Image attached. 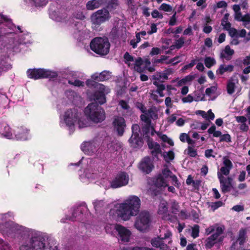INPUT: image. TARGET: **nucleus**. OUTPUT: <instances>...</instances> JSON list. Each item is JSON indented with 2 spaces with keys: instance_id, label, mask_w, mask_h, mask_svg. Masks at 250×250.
I'll use <instances>...</instances> for the list:
<instances>
[{
  "instance_id": "f257e3e1",
  "label": "nucleus",
  "mask_w": 250,
  "mask_h": 250,
  "mask_svg": "<svg viewBox=\"0 0 250 250\" xmlns=\"http://www.w3.org/2000/svg\"><path fill=\"white\" fill-rule=\"evenodd\" d=\"M141 200L135 195H131L122 204H121L116 210L119 217L124 221L128 220L131 216L137 215L140 211Z\"/></svg>"
},
{
  "instance_id": "f03ea898",
  "label": "nucleus",
  "mask_w": 250,
  "mask_h": 250,
  "mask_svg": "<svg viewBox=\"0 0 250 250\" xmlns=\"http://www.w3.org/2000/svg\"><path fill=\"white\" fill-rule=\"evenodd\" d=\"M85 115L93 122L101 123L105 118V112L97 103H91L85 107Z\"/></svg>"
},
{
  "instance_id": "7ed1b4c3",
  "label": "nucleus",
  "mask_w": 250,
  "mask_h": 250,
  "mask_svg": "<svg viewBox=\"0 0 250 250\" xmlns=\"http://www.w3.org/2000/svg\"><path fill=\"white\" fill-rule=\"evenodd\" d=\"M90 49L100 55H106L109 52V42L107 37H96L90 43Z\"/></svg>"
},
{
  "instance_id": "20e7f679",
  "label": "nucleus",
  "mask_w": 250,
  "mask_h": 250,
  "mask_svg": "<svg viewBox=\"0 0 250 250\" xmlns=\"http://www.w3.org/2000/svg\"><path fill=\"white\" fill-rule=\"evenodd\" d=\"M151 222V217L149 212L143 210L136 217L134 227L138 230L144 232L149 228Z\"/></svg>"
},
{
  "instance_id": "39448f33",
  "label": "nucleus",
  "mask_w": 250,
  "mask_h": 250,
  "mask_svg": "<svg viewBox=\"0 0 250 250\" xmlns=\"http://www.w3.org/2000/svg\"><path fill=\"white\" fill-rule=\"evenodd\" d=\"M26 73L29 78L35 80L44 78H55L58 76L57 72L43 68L29 69Z\"/></svg>"
},
{
  "instance_id": "423d86ee",
  "label": "nucleus",
  "mask_w": 250,
  "mask_h": 250,
  "mask_svg": "<svg viewBox=\"0 0 250 250\" xmlns=\"http://www.w3.org/2000/svg\"><path fill=\"white\" fill-rule=\"evenodd\" d=\"M109 72L103 71L100 73H95L91 76V80H87L86 85L89 88H99L102 90H104V86L97 82H102L108 79Z\"/></svg>"
},
{
  "instance_id": "0eeeda50",
  "label": "nucleus",
  "mask_w": 250,
  "mask_h": 250,
  "mask_svg": "<svg viewBox=\"0 0 250 250\" xmlns=\"http://www.w3.org/2000/svg\"><path fill=\"white\" fill-rule=\"evenodd\" d=\"M132 135L128 140L130 147L133 148H140L144 144L143 138L140 136V127L137 124L132 125Z\"/></svg>"
},
{
  "instance_id": "6e6552de",
  "label": "nucleus",
  "mask_w": 250,
  "mask_h": 250,
  "mask_svg": "<svg viewBox=\"0 0 250 250\" xmlns=\"http://www.w3.org/2000/svg\"><path fill=\"white\" fill-rule=\"evenodd\" d=\"M109 17V12L106 8L99 10L93 13L91 16V20L93 27L96 28L101 23L105 21Z\"/></svg>"
},
{
  "instance_id": "1a4fd4ad",
  "label": "nucleus",
  "mask_w": 250,
  "mask_h": 250,
  "mask_svg": "<svg viewBox=\"0 0 250 250\" xmlns=\"http://www.w3.org/2000/svg\"><path fill=\"white\" fill-rule=\"evenodd\" d=\"M81 115L77 108L67 110L64 115V121L66 125L71 129L74 128L75 123L77 122Z\"/></svg>"
},
{
  "instance_id": "9d476101",
  "label": "nucleus",
  "mask_w": 250,
  "mask_h": 250,
  "mask_svg": "<svg viewBox=\"0 0 250 250\" xmlns=\"http://www.w3.org/2000/svg\"><path fill=\"white\" fill-rule=\"evenodd\" d=\"M44 241L45 239L42 236L34 235L31 238L29 245L34 250H51V246L46 247Z\"/></svg>"
},
{
  "instance_id": "9b49d317",
  "label": "nucleus",
  "mask_w": 250,
  "mask_h": 250,
  "mask_svg": "<svg viewBox=\"0 0 250 250\" xmlns=\"http://www.w3.org/2000/svg\"><path fill=\"white\" fill-rule=\"evenodd\" d=\"M129 181L128 175L125 172H119L116 177L110 182V188H119L126 186Z\"/></svg>"
},
{
  "instance_id": "f8f14e48",
  "label": "nucleus",
  "mask_w": 250,
  "mask_h": 250,
  "mask_svg": "<svg viewBox=\"0 0 250 250\" xmlns=\"http://www.w3.org/2000/svg\"><path fill=\"white\" fill-rule=\"evenodd\" d=\"M152 246L156 248H159L160 250H168V246L164 243L163 239L158 237L152 239L151 241ZM129 250H155L153 248H150L146 247H135Z\"/></svg>"
},
{
  "instance_id": "ddd939ff",
  "label": "nucleus",
  "mask_w": 250,
  "mask_h": 250,
  "mask_svg": "<svg viewBox=\"0 0 250 250\" xmlns=\"http://www.w3.org/2000/svg\"><path fill=\"white\" fill-rule=\"evenodd\" d=\"M113 130L119 136H122L126 127L125 121L121 116H116L114 117L112 122Z\"/></svg>"
},
{
  "instance_id": "4468645a",
  "label": "nucleus",
  "mask_w": 250,
  "mask_h": 250,
  "mask_svg": "<svg viewBox=\"0 0 250 250\" xmlns=\"http://www.w3.org/2000/svg\"><path fill=\"white\" fill-rule=\"evenodd\" d=\"M139 169L145 174H149L154 168V166L149 156L143 158L139 164Z\"/></svg>"
},
{
  "instance_id": "2eb2a0df",
  "label": "nucleus",
  "mask_w": 250,
  "mask_h": 250,
  "mask_svg": "<svg viewBox=\"0 0 250 250\" xmlns=\"http://www.w3.org/2000/svg\"><path fill=\"white\" fill-rule=\"evenodd\" d=\"M115 229L118 233L119 240L122 242H128L131 235L130 231L125 227L116 224Z\"/></svg>"
},
{
  "instance_id": "dca6fc26",
  "label": "nucleus",
  "mask_w": 250,
  "mask_h": 250,
  "mask_svg": "<svg viewBox=\"0 0 250 250\" xmlns=\"http://www.w3.org/2000/svg\"><path fill=\"white\" fill-rule=\"evenodd\" d=\"M217 176L220 181L221 191L223 193L229 192L232 186V178L229 177L225 178L219 171L217 172Z\"/></svg>"
},
{
  "instance_id": "f3484780",
  "label": "nucleus",
  "mask_w": 250,
  "mask_h": 250,
  "mask_svg": "<svg viewBox=\"0 0 250 250\" xmlns=\"http://www.w3.org/2000/svg\"><path fill=\"white\" fill-rule=\"evenodd\" d=\"M87 210H88L87 205L85 203H83L76 208L74 209L72 213V216L69 218H67L66 219L72 221H75L77 218H78V219H80V216L83 215L84 212Z\"/></svg>"
},
{
  "instance_id": "a211bd4d",
  "label": "nucleus",
  "mask_w": 250,
  "mask_h": 250,
  "mask_svg": "<svg viewBox=\"0 0 250 250\" xmlns=\"http://www.w3.org/2000/svg\"><path fill=\"white\" fill-rule=\"evenodd\" d=\"M81 149L85 154L91 155L96 151L97 147L94 142H85L81 145Z\"/></svg>"
},
{
  "instance_id": "6ab92c4d",
  "label": "nucleus",
  "mask_w": 250,
  "mask_h": 250,
  "mask_svg": "<svg viewBox=\"0 0 250 250\" xmlns=\"http://www.w3.org/2000/svg\"><path fill=\"white\" fill-rule=\"evenodd\" d=\"M224 237L221 236L217 239L214 235H211L207 237L204 242V245L206 249H211L217 243H220L223 242Z\"/></svg>"
},
{
  "instance_id": "aec40b11",
  "label": "nucleus",
  "mask_w": 250,
  "mask_h": 250,
  "mask_svg": "<svg viewBox=\"0 0 250 250\" xmlns=\"http://www.w3.org/2000/svg\"><path fill=\"white\" fill-rule=\"evenodd\" d=\"M152 182L154 185L157 188H165L168 186V181L162 176V174H158L153 178Z\"/></svg>"
},
{
  "instance_id": "412c9836",
  "label": "nucleus",
  "mask_w": 250,
  "mask_h": 250,
  "mask_svg": "<svg viewBox=\"0 0 250 250\" xmlns=\"http://www.w3.org/2000/svg\"><path fill=\"white\" fill-rule=\"evenodd\" d=\"M93 205L96 213H99L100 214H102V212L104 211V209L108 205L103 200H96L93 202Z\"/></svg>"
},
{
  "instance_id": "4be33fe9",
  "label": "nucleus",
  "mask_w": 250,
  "mask_h": 250,
  "mask_svg": "<svg viewBox=\"0 0 250 250\" xmlns=\"http://www.w3.org/2000/svg\"><path fill=\"white\" fill-rule=\"evenodd\" d=\"M103 2L102 0H89L86 4V8L88 10H93L100 7Z\"/></svg>"
},
{
  "instance_id": "5701e85b",
  "label": "nucleus",
  "mask_w": 250,
  "mask_h": 250,
  "mask_svg": "<svg viewBox=\"0 0 250 250\" xmlns=\"http://www.w3.org/2000/svg\"><path fill=\"white\" fill-rule=\"evenodd\" d=\"M93 99L94 102L98 104H103L105 103V97L104 93L103 91L95 92L93 95Z\"/></svg>"
},
{
  "instance_id": "b1692460",
  "label": "nucleus",
  "mask_w": 250,
  "mask_h": 250,
  "mask_svg": "<svg viewBox=\"0 0 250 250\" xmlns=\"http://www.w3.org/2000/svg\"><path fill=\"white\" fill-rule=\"evenodd\" d=\"M15 137L19 141L26 140L28 138V131L22 128H18L16 131Z\"/></svg>"
},
{
  "instance_id": "393cba45",
  "label": "nucleus",
  "mask_w": 250,
  "mask_h": 250,
  "mask_svg": "<svg viewBox=\"0 0 250 250\" xmlns=\"http://www.w3.org/2000/svg\"><path fill=\"white\" fill-rule=\"evenodd\" d=\"M214 233L212 234V235H214V237L218 239L219 237H221L220 235L223 233L225 227L224 225L219 226L218 224H214Z\"/></svg>"
},
{
  "instance_id": "a878e982",
  "label": "nucleus",
  "mask_w": 250,
  "mask_h": 250,
  "mask_svg": "<svg viewBox=\"0 0 250 250\" xmlns=\"http://www.w3.org/2000/svg\"><path fill=\"white\" fill-rule=\"evenodd\" d=\"M233 69L234 66L232 65H228L225 66L224 65L221 64L220 65L216 72L220 75H222L225 72H232L233 71Z\"/></svg>"
},
{
  "instance_id": "bb28decb",
  "label": "nucleus",
  "mask_w": 250,
  "mask_h": 250,
  "mask_svg": "<svg viewBox=\"0 0 250 250\" xmlns=\"http://www.w3.org/2000/svg\"><path fill=\"white\" fill-rule=\"evenodd\" d=\"M246 234L247 232L245 229H241L239 230L237 241L239 242V244L240 245H243L245 243L246 239L247 237Z\"/></svg>"
},
{
  "instance_id": "cd10ccee",
  "label": "nucleus",
  "mask_w": 250,
  "mask_h": 250,
  "mask_svg": "<svg viewBox=\"0 0 250 250\" xmlns=\"http://www.w3.org/2000/svg\"><path fill=\"white\" fill-rule=\"evenodd\" d=\"M234 80L231 78L228 82L227 85V92L229 94H232L235 91V84Z\"/></svg>"
},
{
  "instance_id": "c85d7f7f",
  "label": "nucleus",
  "mask_w": 250,
  "mask_h": 250,
  "mask_svg": "<svg viewBox=\"0 0 250 250\" xmlns=\"http://www.w3.org/2000/svg\"><path fill=\"white\" fill-rule=\"evenodd\" d=\"M12 65L3 60H0V74L1 72H6L11 69Z\"/></svg>"
},
{
  "instance_id": "c756f323",
  "label": "nucleus",
  "mask_w": 250,
  "mask_h": 250,
  "mask_svg": "<svg viewBox=\"0 0 250 250\" xmlns=\"http://www.w3.org/2000/svg\"><path fill=\"white\" fill-rule=\"evenodd\" d=\"M164 160L167 163L170 161H172L175 157L174 153L172 150H169L168 152H164L162 154Z\"/></svg>"
},
{
  "instance_id": "7c9ffc66",
  "label": "nucleus",
  "mask_w": 250,
  "mask_h": 250,
  "mask_svg": "<svg viewBox=\"0 0 250 250\" xmlns=\"http://www.w3.org/2000/svg\"><path fill=\"white\" fill-rule=\"evenodd\" d=\"M157 135L159 136L160 138L163 141V142L165 143H167L171 146H174V142L172 140L168 138L167 135L163 134L160 132H158L157 133Z\"/></svg>"
},
{
  "instance_id": "2f4dec72",
  "label": "nucleus",
  "mask_w": 250,
  "mask_h": 250,
  "mask_svg": "<svg viewBox=\"0 0 250 250\" xmlns=\"http://www.w3.org/2000/svg\"><path fill=\"white\" fill-rule=\"evenodd\" d=\"M162 150L159 144H156V148L151 151V154L153 156V159L158 160L159 154H162Z\"/></svg>"
},
{
  "instance_id": "473e14b6",
  "label": "nucleus",
  "mask_w": 250,
  "mask_h": 250,
  "mask_svg": "<svg viewBox=\"0 0 250 250\" xmlns=\"http://www.w3.org/2000/svg\"><path fill=\"white\" fill-rule=\"evenodd\" d=\"M151 125H144L142 126V134L143 137L146 139H149L150 137L149 134L150 130Z\"/></svg>"
},
{
  "instance_id": "72a5a7b5",
  "label": "nucleus",
  "mask_w": 250,
  "mask_h": 250,
  "mask_svg": "<svg viewBox=\"0 0 250 250\" xmlns=\"http://www.w3.org/2000/svg\"><path fill=\"white\" fill-rule=\"evenodd\" d=\"M204 63L206 66L209 68L215 64L216 61L213 58L210 57H206L204 60Z\"/></svg>"
},
{
  "instance_id": "f704fd0d",
  "label": "nucleus",
  "mask_w": 250,
  "mask_h": 250,
  "mask_svg": "<svg viewBox=\"0 0 250 250\" xmlns=\"http://www.w3.org/2000/svg\"><path fill=\"white\" fill-rule=\"evenodd\" d=\"M172 174V171L168 168L166 167L163 169L162 173L159 174H162V176H164V177L167 180L168 177L170 178Z\"/></svg>"
},
{
  "instance_id": "c9c22d12",
  "label": "nucleus",
  "mask_w": 250,
  "mask_h": 250,
  "mask_svg": "<svg viewBox=\"0 0 250 250\" xmlns=\"http://www.w3.org/2000/svg\"><path fill=\"white\" fill-rule=\"evenodd\" d=\"M119 105L121 108L125 110H128L130 109V106L128 103L125 100H121L119 101Z\"/></svg>"
},
{
  "instance_id": "e433bc0d",
  "label": "nucleus",
  "mask_w": 250,
  "mask_h": 250,
  "mask_svg": "<svg viewBox=\"0 0 250 250\" xmlns=\"http://www.w3.org/2000/svg\"><path fill=\"white\" fill-rule=\"evenodd\" d=\"M159 9L165 12H169L172 10V7L168 4L163 3L160 5Z\"/></svg>"
},
{
  "instance_id": "4c0bfd02",
  "label": "nucleus",
  "mask_w": 250,
  "mask_h": 250,
  "mask_svg": "<svg viewBox=\"0 0 250 250\" xmlns=\"http://www.w3.org/2000/svg\"><path fill=\"white\" fill-rule=\"evenodd\" d=\"M77 122L79 125V128H83L87 126V122L85 119L80 117V116H79V119Z\"/></svg>"
},
{
  "instance_id": "58836bf2",
  "label": "nucleus",
  "mask_w": 250,
  "mask_h": 250,
  "mask_svg": "<svg viewBox=\"0 0 250 250\" xmlns=\"http://www.w3.org/2000/svg\"><path fill=\"white\" fill-rule=\"evenodd\" d=\"M223 205V203L221 201H218L215 202H212L211 203V205H210V207L211 208V209L213 211H214L215 210L217 209L218 208L222 207Z\"/></svg>"
},
{
  "instance_id": "ea45409f",
  "label": "nucleus",
  "mask_w": 250,
  "mask_h": 250,
  "mask_svg": "<svg viewBox=\"0 0 250 250\" xmlns=\"http://www.w3.org/2000/svg\"><path fill=\"white\" fill-rule=\"evenodd\" d=\"M199 226L198 225L194 226L192 229L191 236L194 238L199 236Z\"/></svg>"
},
{
  "instance_id": "a19ab883",
  "label": "nucleus",
  "mask_w": 250,
  "mask_h": 250,
  "mask_svg": "<svg viewBox=\"0 0 250 250\" xmlns=\"http://www.w3.org/2000/svg\"><path fill=\"white\" fill-rule=\"evenodd\" d=\"M187 154L191 157H195L197 155V150L190 146L188 147Z\"/></svg>"
},
{
  "instance_id": "79ce46f5",
  "label": "nucleus",
  "mask_w": 250,
  "mask_h": 250,
  "mask_svg": "<svg viewBox=\"0 0 250 250\" xmlns=\"http://www.w3.org/2000/svg\"><path fill=\"white\" fill-rule=\"evenodd\" d=\"M220 142H226L227 143H230L231 142L230 135L228 133L222 135L220 139Z\"/></svg>"
},
{
  "instance_id": "37998d69",
  "label": "nucleus",
  "mask_w": 250,
  "mask_h": 250,
  "mask_svg": "<svg viewBox=\"0 0 250 250\" xmlns=\"http://www.w3.org/2000/svg\"><path fill=\"white\" fill-rule=\"evenodd\" d=\"M223 165L224 167H227L228 168H232L233 167V164L231 161L227 157H224L223 158Z\"/></svg>"
},
{
  "instance_id": "c03bdc74",
  "label": "nucleus",
  "mask_w": 250,
  "mask_h": 250,
  "mask_svg": "<svg viewBox=\"0 0 250 250\" xmlns=\"http://www.w3.org/2000/svg\"><path fill=\"white\" fill-rule=\"evenodd\" d=\"M184 44V39L181 37L175 42V48L179 49H180Z\"/></svg>"
},
{
  "instance_id": "a18cd8bd",
  "label": "nucleus",
  "mask_w": 250,
  "mask_h": 250,
  "mask_svg": "<svg viewBox=\"0 0 250 250\" xmlns=\"http://www.w3.org/2000/svg\"><path fill=\"white\" fill-rule=\"evenodd\" d=\"M147 143V145L148 146V148L151 149H154L155 148H156V144H159L158 143L153 142V140L152 138H149V139H146Z\"/></svg>"
},
{
  "instance_id": "49530a36",
  "label": "nucleus",
  "mask_w": 250,
  "mask_h": 250,
  "mask_svg": "<svg viewBox=\"0 0 250 250\" xmlns=\"http://www.w3.org/2000/svg\"><path fill=\"white\" fill-rule=\"evenodd\" d=\"M217 90V88L215 86H212L210 87L207 88L206 89V94L208 96H210L211 94L214 93Z\"/></svg>"
},
{
  "instance_id": "de8ad7c7",
  "label": "nucleus",
  "mask_w": 250,
  "mask_h": 250,
  "mask_svg": "<svg viewBox=\"0 0 250 250\" xmlns=\"http://www.w3.org/2000/svg\"><path fill=\"white\" fill-rule=\"evenodd\" d=\"M125 62L126 64L127 62H132L134 61L133 57L129 54L127 52H125L124 55Z\"/></svg>"
},
{
  "instance_id": "09e8293b",
  "label": "nucleus",
  "mask_w": 250,
  "mask_h": 250,
  "mask_svg": "<svg viewBox=\"0 0 250 250\" xmlns=\"http://www.w3.org/2000/svg\"><path fill=\"white\" fill-rule=\"evenodd\" d=\"M151 16L153 18H159L162 19L163 18V16L162 14L160 13L159 12L154 9L151 13Z\"/></svg>"
},
{
  "instance_id": "8fccbe9b",
  "label": "nucleus",
  "mask_w": 250,
  "mask_h": 250,
  "mask_svg": "<svg viewBox=\"0 0 250 250\" xmlns=\"http://www.w3.org/2000/svg\"><path fill=\"white\" fill-rule=\"evenodd\" d=\"M231 168H228L227 167H222L220 168V173L223 175H228L229 173Z\"/></svg>"
},
{
  "instance_id": "3c124183",
  "label": "nucleus",
  "mask_w": 250,
  "mask_h": 250,
  "mask_svg": "<svg viewBox=\"0 0 250 250\" xmlns=\"http://www.w3.org/2000/svg\"><path fill=\"white\" fill-rule=\"evenodd\" d=\"M161 50L158 47H153L150 52L149 55L151 56L161 54Z\"/></svg>"
},
{
  "instance_id": "603ef678",
  "label": "nucleus",
  "mask_w": 250,
  "mask_h": 250,
  "mask_svg": "<svg viewBox=\"0 0 250 250\" xmlns=\"http://www.w3.org/2000/svg\"><path fill=\"white\" fill-rule=\"evenodd\" d=\"M176 12H175L174 14L171 17L170 20L168 22V24L170 26H174L176 22Z\"/></svg>"
},
{
  "instance_id": "864d4df0",
  "label": "nucleus",
  "mask_w": 250,
  "mask_h": 250,
  "mask_svg": "<svg viewBox=\"0 0 250 250\" xmlns=\"http://www.w3.org/2000/svg\"><path fill=\"white\" fill-rule=\"evenodd\" d=\"M141 119L146 123L145 125H151V120L146 115H141Z\"/></svg>"
},
{
  "instance_id": "5fc2aeb1",
  "label": "nucleus",
  "mask_w": 250,
  "mask_h": 250,
  "mask_svg": "<svg viewBox=\"0 0 250 250\" xmlns=\"http://www.w3.org/2000/svg\"><path fill=\"white\" fill-rule=\"evenodd\" d=\"M224 51L226 54L229 56H232L234 53V50L231 49L229 45L225 47Z\"/></svg>"
},
{
  "instance_id": "6e6d98bb",
  "label": "nucleus",
  "mask_w": 250,
  "mask_h": 250,
  "mask_svg": "<svg viewBox=\"0 0 250 250\" xmlns=\"http://www.w3.org/2000/svg\"><path fill=\"white\" fill-rule=\"evenodd\" d=\"M229 35L231 37H237L238 36V33L236 29L231 28L229 30Z\"/></svg>"
},
{
  "instance_id": "4d7b16f0",
  "label": "nucleus",
  "mask_w": 250,
  "mask_h": 250,
  "mask_svg": "<svg viewBox=\"0 0 250 250\" xmlns=\"http://www.w3.org/2000/svg\"><path fill=\"white\" fill-rule=\"evenodd\" d=\"M186 183L188 185H190L192 184L193 186L195 187V181L193 179L191 175H189L188 177L186 180Z\"/></svg>"
},
{
  "instance_id": "13d9d810",
  "label": "nucleus",
  "mask_w": 250,
  "mask_h": 250,
  "mask_svg": "<svg viewBox=\"0 0 250 250\" xmlns=\"http://www.w3.org/2000/svg\"><path fill=\"white\" fill-rule=\"evenodd\" d=\"M184 103H191L193 101V98L191 95H188L186 97H184L182 99Z\"/></svg>"
},
{
  "instance_id": "bf43d9fd",
  "label": "nucleus",
  "mask_w": 250,
  "mask_h": 250,
  "mask_svg": "<svg viewBox=\"0 0 250 250\" xmlns=\"http://www.w3.org/2000/svg\"><path fill=\"white\" fill-rule=\"evenodd\" d=\"M69 83H71L70 81L69 82ZM71 84L76 86H83L84 85V82L79 80H75L73 83H71Z\"/></svg>"
},
{
  "instance_id": "052dcab7",
  "label": "nucleus",
  "mask_w": 250,
  "mask_h": 250,
  "mask_svg": "<svg viewBox=\"0 0 250 250\" xmlns=\"http://www.w3.org/2000/svg\"><path fill=\"white\" fill-rule=\"evenodd\" d=\"M180 58L179 56H176L174 57L173 58L170 59L168 62H167V64L169 63H172V64L174 65L180 62V61L179 60Z\"/></svg>"
},
{
  "instance_id": "680f3d73",
  "label": "nucleus",
  "mask_w": 250,
  "mask_h": 250,
  "mask_svg": "<svg viewBox=\"0 0 250 250\" xmlns=\"http://www.w3.org/2000/svg\"><path fill=\"white\" fill-rule=\"evenodd\" d=\"M236 120L238 123H241L242 124L245 123L247 119L246 117L244 116H236Z\"/></svg>"
},
{
  "instance_id": "e2e57ef3",
  "label": "nucleus",
  "mask_w": 250,
  "mask_h": 250,
  "mask_svg": "<svg viewBox=\"0 0 250 250\" xmlns=\"http://www.w3.org/2000/svg\"><path fill=\"white\" fill-rule=\"evenodd\" d=\"M157 31V28L156 24L152 23L151 25V30L147 32L148 34L151 35L153 33H156Z\"/></svg>"
},
{
  "instance_id": "0e129e2a",
  "label": "nucleus",
  "mask_w": 250,
  "mask_h": 250,
  "mask_svg": "<svg viewBox=\"0 0 250 250\" xmlns=\"http://www.w3.org/2000/svg\"><path fill=\"white\" fill-rule=\"evenodd\" d=\"M215 118L214 114L212 112L211 109H209L208 111L207 118H205L206 120H213Z\"/></svg>"
},
{
  "instance_id": "69168bd1",
  "label": "nucleus",
  "mask_w": 250,
  "mask_h": 250,
  "mask_svg": "<svg viewBox=\"0 0 250 250\" xmlns=\"http://www.w3.org/2000/svg\"><path fill=\"white\" fill-rule=\"evenodd\" d=\"M214 229H214V225L206 229V230H205L206 234H207L208 235L209 234H210L211 233H212L214 231Z\"/></svg>"
},
{
  "instance_id": "338daca9",
  "label": "nucleus",
  "mask_w": 250,
  "mask_h": 250,
  "mask_svg": "<svg viewBox=\"0 0 250 250\" xmlns=\"http://www.w3.org/2000/svg\"><path fill=\"white\" fill-rule=\"evenodd\" d=\"M227 6V2L224 0H221L217 3V7L218 8H225Z\"/></svg>"
},
{
  "instance_id": "774afa93",
  "label": "nucleus",
  "mask_w": 250,
  "mask_h": 250,
  "mask_svg": "<svg viewBox=\"0 0 250 250\" xmlns=\"http://www.w3.org/2000/svg\"><path fill=\"white\" fill-rule=\"evenodd\" d=\"M19 250H34L29 244H24L20 246Z\"/></svg>"
}]
</instances>
